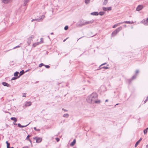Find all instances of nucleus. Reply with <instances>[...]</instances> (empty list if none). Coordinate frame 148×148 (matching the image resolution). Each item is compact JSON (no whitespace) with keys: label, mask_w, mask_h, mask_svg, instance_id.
I'll use <instances>...</instances> for the list:
<instances>
[{"label":"nucleus","mask_w":148,"mask_h":148,"mask_svg":"<svg viewBox=\"0 0 148 148\" xmlns=\"http://www.w3.org/2000/svg\"><path fill=\"white\" fill-rule=\"evenodd\" d=\"M3 3L5 4H7L10 3L12 0H1Z\"/></svg>","instance_id":"9"},{"label":"nucleus","mask_w":148,"mask_h":148,"mask_svg":"<svg viewBox=\"0 0 148 148\" xmlns=\"http://www.w3.org/2000/svg\"><path fill=\"white\" fill-rule=\"evenodd\" d=\"M39 43V42H37L36 43H34L33 44V46L34 47H36L37 45H38Z\"/></svg>","instance_id":"29"},{"label":"nucleus","mask_w":148,"mask_h":148,"mask_svg":"<svg viewBox=\"0 0 148 148\" xmlns=\"http://www.w3.org/2000/svg\"><path fill=\"white\" fill-rule=\"evenodd\" d=\"M29 0H24V5H25L28 2Z\"/></svg>","instance_id":"25"},{"label":"nucleus","mask_w":148,"mask_h":148,"mask_svg":"<svg viewBox=\"0 0 148 148\" xmlns=\"http://www.w3.org/2000/svg\"><path fill=\"white\" fill-rule=\"evenodd\" d=\"M119 103H117V104H116L115 105V106L116 105H119Z\"/></svg>","instance_id":"59"},{"label":"nucleus","mask_w":148,"mask_h":148,"mask_svg":"<svg viewBox=\"0 0 148 148\" xmlns=\"http://www.w3.org/2000/svg\"><path fill=\"white\" fill-rule=\"evenodd\" d=\"M44 66L46 68L48 69L50 68V66L48 65H45Z\"/></svg>","instance_id":"38"},{"label":"nucleus","mask_w":148,"mask_h":148,"mask_svg":"<svg viewBox=\"0 0 148 148\" xmlns=\"http://www.w3.org/2000/svg\"><path fill=\"white\" fill-rule=\"evenodd\" d=\"M34 139L36 140V142L37 143H40L42 140V139L41 138L35 137L34 138Z\"/></svg>","instance_id":"4"},{"label":"nucleus","mask_w":148,"mask_h":148,"mask_svg":"<svg viewBox=\"0 0 148 148\" xmlns=\"http://www.w3.org/2000/svg\"><path fill=\"white\" fill-rule=\"evenodd\" d=\"M18 74H19V73L18 72H17V71H16V72L14 74V75L15 76V77H18Z\"/></svg>","instance_id":"22"},{"label":"nucleus","mask_w":148,"mask_h":148,"mask_svg":"<svg viewBox=\"0 0 148 148\" xmlns=\"http://www.w3.org/2000/svg\"><path fill=\"white\" fill-rule=\"evenodd\" d=\"M50 34L51 35H53V32H51V33Z\"/></svg>","instance_id":"55"},{"label":"nucleus","mask_w":148,"mask_h":148,"mask_svg":"<svg viewBox=\"0 0 148 148\" xmlns=\"http://www.w3.org/2000/svg\"><path fill=\"white\" fill-rule=\"evenodd\" d=\"M9 148H14V147H9Z\"/></svg>","instance_id":"61"},{"label":"nucleus","mask_w":148,"mask_h":148,"mask_svg":"<svg viewBox=\"0 0 148 148\" xmlns=\"http://www.w3.org/2000/svg\"><path fill=\"white\" fill-rule=\"evenodd\" d=\"M146 147L147 148L148 147V144L146 145Z\"/></svg>","instance_id":"60"},{"label":"nucleus","mask_w":148,"mask_h":148,"mask_svg":"<svg viewBox=\"0 0 148 148\" xmlns=\"http://www.w3.org/2000/svg\"><path fill=\"white\" fill-rule=\"evenodd\" d=\"M99 14L100 15L102 16L104 14L105 12H99Z\"/></svg>","instance_id":"27"},{"label":"nucleus","mask_w":148,"mask_h":148,"mask_svg":"<svg viewBox=\"0 0 148 148\" xmlns=\"http://www.w3.org/2000/svg\"><path fill=\"white\" fill-rule=\"evenodd\" d=\"M123 23H127L129 24H132L134 23V22L133 21H123Z\"/></svg>","instance_id":"16"},{"label":"nucleus","mask_w":148,"mask_h":148,"mask_svg":"<svg viewBox=\"0 0 148 148\" xmlns=\"http://www.w3.org/2000/svg\"><path fill=\"white\" fill-rule=\"evenodd\" d=\"M68 28L69 27L68 26H66L64 27V29L65 30H66L68 29Z\"/></svg>","instance_id":"35"},{"label":"nucleus","mask_w":148,"mask_h":148,"mask_svg":"<svg viewBox=\"0 0 148 148\" xmlns=\"http://www.w3.org/2000/svg\"><path fill=\"white\" fill-rule=\"evenodd\" d=\"M34 35H32L30 37H29V38H32V39L34 38Z\"/></svg>","instance_id":"44"},{"label":"nucleus","mask_w":148,"mask_h":148,"mask_svg":"<svg viewBox=\"0 0 148 148\" xmlns=\"http://www.w3.org/2000/svg\"><path fill=\"white\" fill-rule=\"evenodd\" d=\"M142 140V138H140L138 141H139V142H140V141Z\"/></svg>","instance_id":"52"},{"label":"nucleus","mask_w":148,"mask_h":148,"mask_svg":"<svg viewBox=\"0 0 148 148\" xmlns=\"http://www.w3.org/2000/svg\"><path fill=\"white\" fill-rule=\"evenodd\" d=\"M108 99H106L105 100V102H108Z\"/></svg>","instance_id":"58"},{"label":"nucleus","mask_w":148,"mask_h":148,"mask_svg":"<svg viewBox=\"0 0 148 148\" xmlns=\"http://www.w3.org/2000/svg\"><path fill=\"white\" fill-rule=\"evenodd\" d=\"M44 65H45V64H44L43 63H40V64H39V67H42V66H44Z\"/></svg>","instance_id":"34"},{"label":"nucleus","mask_w":148,"mask_h":148,"mask_svg":"<svg viewBox=\"0 0 148 148\" xmlns=\"http://www.w3.org/2000/svg\"><path fill=\"white\" fill-rule=\"evenodd\" d=\"M139 72V71L138 70H136V72H135V74H137V73H138Z\"/></svg>","instance_id":"45"},{"label":"nucleus","mask_w":148,"mask_h":148,"mask_svg":"<svg viewBox=\"0 0 148 148\" xmlns=\"http://www.w3.org/2000/svg\"><path fill=\"white\" fill-rule=\"evenodd\" d=\"M35 19H32V22H33L34 21H35Z\"/></svg>","instance_id":"50"},{"label":"nucleus","mask_w":148,"mask_h":148,"mask_svg":"<svg viewBox=\"0 0 148 148\" xmlns=\"http://www.w3.org/2000/svg\"><path fill=\"white\" fill-rule=\"evenodd\" d=\"M66 39H67V38H66V39H65L64 40H63V42H65V41H66Z\"/></svg>","instance_id":"57"},{"label":"nucleus","mask_w":148,"mask_h":148,"mask_svg":"<svg viewBox=\"0 0 148 148\" xmlns=\"http://www.w3.org/2000/svg\"><path fill=\"white\" fill-rule=\"evenodd\" d=\"M23 148H29L28 147V146H26L25 147H23Z\"/></svg>","instance_id":"53"},{"label":"nucleus","mask_w":148,"mask_h":148,"mask_svg":"<svg viewBox=\"0 0 148 148\" xmlns=\"http://www.w3.org/2000/svg\"><path fill=\"white\" fill-rule=\"evenodd\" d=\"M10 119H11V120L14 121V122H13V124L14 125H17V124L15 123L17 121V119L16 118L14 117H12L10 118Z\"/></svg>","instance_id":"7"},{"label":"nucleus","mask_w":148,"mask_h":148,"mask_svg":"<svg viewBox=\"0 0 148 148\" xmlns=\"http://www.w3.org/2000/svg\"><path fill=\"white\" fill-rule=\"evenodd\" d=\"M141 23H143L144 25H148V18L146 19H143Z\"/></svg>","instance_id":"3"},{"label":"nucleus","mask_w":148,"mask_h":148,"mask_svg":"<svg viewBox=\"0 0 148 148\" xmlns=\"http://www.w3.org/2000/svg\"><path fill=\"white\" fill-rule=\"evenodd\" d=\"M139 141H138L136 143L135 145V147H137V145L139 144V143H140Z\"/></svg>","instance_id":"32"},{"label":"nucleus","mask_w":148,"mask_h":148,"mask_svg":"<svg viewBox=\"0 0 148 148\" xmlns=\"http://www.w3.org/2000/svg\"><path fill=\"white\" fill-rule=\"evenodd\" d=\"M108 0H104L103 2V5H106L108 3Z\"/></svg>","instance_id":"28"},{"label":"nucleus","mask_w":148,"mask_h":148,"mask_svg":"<svg viewBox=\"0 0 148 148\" xmlns=\"http://www.w3.org/2000/svg\"><path fill=\"white\" fill-rule=\"evenodd\" d=\"M25 73L24 71L23 70H22L21 71H20L19 73V75L18 76L19 77H20L24 74Z\"/></svg>","instance_id":"18"},{"label":"nucleus","mask_w":148,"mask_h":148,"mask_svg":"<svg viewBox=\"0 0 148 148\" xmlns=\"http://www.w3.org/2000/svg\"><path fill=\"white\" fill-rule=\"evenodd\" d=\"M32 103V102L30 101L26 102L25 104V106L26 107L29 106L31 105Z\"/></svg>","instance_id":"13"},{"label":"nucleus","mask_w":148,"mask_h":148,"mask_svg":"<svg viewBox=\"0 0 148 148\" xmlns=\"http://www.w3.org/2000/svg\"><path fill=\"white\" fill-rule=\"evenodd\" d=\"M108 68L106 66H103V67H100V68H99V69H108Z\"/></svg>","instance_id":"20"},{"label":"nucleus","mask_w":148,"mask_h":148,"mask_svg":"<svg viewBox=\"0 0 148 148\" xmlns=\"http://www.w3.org/2000/svg\"><path fill=\"white\" fill-rule=\"evenodd\" d=\"M98 98L97 93L93 92L88 96L86 99V101L89 103H99L101 101L100 100H97Z\"/></svg>","instance_id":"1"},{"label":"nucleus","mask_w":148,"mask_h":148,"mask_svg":"<svg viewBox=\"0 0 148 148\" xmlns=\"http://www.w3.org/2000/svg\"><path fill=\"white\" fill-rule=\"evenodd\" d=\"M32 38H28L27 41V43L28 45H29L31 43L32 41Z\"/></svg>","instance_id":"14"},{"label":"nucleus","mask_w":148,"mask_h":148,"mask_svg":"<svg viewBox=\"0 0 148 148\" xmlns=\"http://www.w3.org/2000/svg\"><path fill=\"white\" fill-rule=\"evenodd\" d=\"M115 25H116V26L117 27V26H118L119 25V24L117 23L116 24H115Z\"/></svg>","instance_id":"54"},{"label":"nucleus","mask_w":148,"mask_h":148,"mask_svg":"<svg viewBox=\"0 0 148 148\" xmlns=\"http://www.w3.org/2000/svg\"><path fill=\"white\" fill-rule=\"evenodd\" d=\"M123 22H122L121 23H118V24H119V25L121 24H122L123 23H123Z\"/></svg>","instance_id":"46"},{"label":"nucleus","mask_w":148,"mask_h":148,"mask_svg":"<svg viewBox=\"0 0 148 148\" xmlns=\"http://www.w3.org/2000/svg\"><path fill=\"white\" fill-rule=\"evenodd\" d=\"M34 129L36 131H39L40 130V129H36V127H34Z\"/></svg>","instance_id":"37"},{"label":"nucleus","mask_w":148,"mask_h":148,"mask_svg":"<svg viewBox=\"0 0 148 148\" xmlns=\"http://www.w3.org/2000/svg\"><path fill=\"white\" fill-rule=\"evenodd\" d=\"M2 84L4 86H7L8 87H10L11 86V85L10 84H8L6 82H3Z\"/></svg>","instance_id":"11"},{"label":"nucleus","mask_w":148,"mask_h":148,"mask_svg":"<svg viewBox=\"0 0 148 148\" xmlns=\"http://www.w3.org/2000/svg\"><path fill=\"white\" fill-rule=\"evenodd\" d=\"M106 64V63H104L102 64H101V65H100L99 67V68H100V67H101L103 65L105 64Z\"/></svg>","instance_id":"40"},{"label":"nucleus","mask_w":148,"mask_h":148,"mask_svg":"<svg viewBox=\"0 0 148 148\" xmlns=\"http://www.w3.org/2000/svg\"><path fill=\"white\" fill-rule=\"evenodd\" d=\"M103 10L104 11H110L112 10V8L110 7L107 8L103 7Z\"/></svg>","instance_id":"6"},{"label":"nucleus","mask_w":148,"mask_h":148,"mask_svg":"<svg viewBox=\"0 0 148 148\" xmlns=\"http://www.w3.org/2000/svg\"><path fill=\"white\" fill-rule=\"evenodd\" d=\"M90 1V0H85V3L86 4H88L89 3Z\"/></svg>","instance_id":"26"},{"label":"nucleus","mask_w":148,"mask_h":148,"mask_svg":"<svg viewBox=\"0 0 148 148\" xmlns=\"http://www.w3.org/2000/svg\"><path fill=\"white\" fill-rule=\"evenodd\" d=\"M148 100V96L146 98V99H145V100L144 101V103H146L147 101Z\"/></svg>","instance_id":"39"},{"label":"nucleus","mask_w":148,"mask_h":148,"mask_svg":"<svg viewBox=\"0 0 148 148\" xmlns=\"http://www.w3.org/2000/svg\"><path fill=\"white\" fill-rule=\"evenodd\" d=\"M116 25H114L113 27H112V28H114L115 27H116Z\"/></svg>","instance_id":"48"},{"label":"nucleus","mask_w":148,"mask_h":148,"mask_svg":"<svg viewBox=\"0 0 148 148\" xmlns=\"http://www.w3.org/2000/svg\"><path fill=\"white\" fill-rule=\"evenodd\" d=\"M148 129V128H147L145 129L144 130V133L145 134L147 133V130Z\"/></svg>","instance_id":"24"},{"label":"nucleus","mask_w":148,"mask_h":148,"mask_svg":"<svg viewBox=\"0 0 148 148\" xmlns=\"http://www.w3.org/2000/svg\"><path fill=\"white\" fill-rule=\"evenodd\" d=\"M29 124V123L27 125H21V124L20 123H18V127H21H21H24L27 126V125H28Z\"/></svg>","instance_id":"15"},{"label":"nucleus","mask_w":148,"mask_h":148,"mask_svg":"<svg viewBox=\"0 0 148 148\" xmlns=\"http://www.w3.org/2000/svg\"><path fill=\"white\" fill-rule=\"evenodd\" d=\"M124 26L125 27H126V25H125Z\"/></svg>","instance_id":"62"},{"label":"nucleus","mask_w":148,"mask_h":148,"mask_svg":"<svg viewBox=\"0 0 148 148\" xmlns=\"http://www.w3.org/2000/svg\"><path fill=\"white\" fill-rule=\"evenodd\" d=\"M143 8L142 5H138L136 8V10L137 11H139L141 10Z\"/></svg>","instance_id":"8"},{"label":"nucleus","mask_w":148,"mask_h":148,"mask_svg":"<svg viewBox=\"0 0 148 148\" xmlns=\"http://www.w3.org/2000/svg\"><path fill=\"white\" fill-rule=\"evenodd\" d=\"M48 38H49V39H50V37H49V36H48Z\"/></svg>","instance_id":"63"},{"label":"nucleus","mask_w":148,"mask_h":148,"mask_svg":"<svg viewBox=\"0 0 148 148\" xmlns=\"http://www.w3.org/2000/svg\"><path fill=\"white\" fill-rule=\"evenodd\" d=\"M45 17V16L42 15L41 16L39 17V18L35 19V21H36L38 22L41 21L42 19H43Z\"/></svg>","instance_id":"5"},{"label":"nucleus","mask_w":148,"mask_h":148,"mask_svg":"<svg viewBox=\"0 0 148 148\" xmlns=\"http://www.w3.org/2000/svg\"><path fill=\"white\" fill-rule=\"evenodd\" d=\"M26 94V93H25L24 94V95L23 96V97H26V96L25 95V94Z\"/></svg>","instance_id":"47"},{"label":"nucleus","mask_w":148,"mask_h":148,"mask_svg":"<svg viewBox=\"0 0 148 148\" xmlns=\"http://www.w3.org/2000/svg\"><path fill=\"white\" fill-rule=\"evenodd\" d=\"M6 143L7 144V148H9V147L10 146V143H8V141H6Z\"/></svg>","instance_id":"30"},{"label":"nucleus","mask_w":148,"mask_h":148,"mask_svg":"<svg viewBox=\"0 0 148 148\" xmlns=\"http://www.w3.org/2000/svg\"><path fill=\"white\" fill-rule=\"evenodd\" d=\"M40 42L41 43H42L43 42V39L42 38H40Z\"/></svg>","instance_id":"41"},{"label":"nucleus","mask_w":148,"mask_h":148,"mask_svg":"<svg viewBox=\"0 0 148 148\" xmlns=\"http://www.w3.org/2000/svg\"><path fill=\"white\" fill-rule=\"evenodd\" d=\"M122 29V28L121 27H119L118 28H117L115 30L114 32H112L111 34V36L112 37L115 36L116 34L119 32Z\"/></svg>","instance_id":"2"},{"label":"nucleus","mask_w":148,"mask_h":148,"mask_svg":"<svg viewBox=\"0 0 148 148\" xmlns=\"http://www.w3.org/2000/svg\"><path fill=\"white\" fill-rule=\"evenodd\" d=\"M142 140V138H140L138 141H139V142H140V141Z\"/></svg>","instance_id":"51"},{"label":"nucleus","mask_w":148,"mask_h":148,"mask_svg":"<svg viewBox=\"0 0 148 148\" xmlns=\"http://www.w3.org/2000/svg\"><path fill=\"white\" fill-rule=\"evenodd\" d=\"M76 140L75 139L73 140V141L71 143L70 145L71 146H73L75 143Z\"/></svg>","instance_id":"19"},{"label":"nucleus","mask_w":148,"mask_h":148,"mask_svg":"<svg viewBox=\"0 0 148 148\" xmlns=\"http://www.w3.org/2000/svg\"><path fill=\"white\" fill-rule=\"evenodd\" d=\"M69 114H64L63 116L64 118H68L69 117Z\"/></svg>","instance_id":"21"},{"label":"nucleus","mask_w":148,"mask_h":148,"mask_svg":"<svg viewBox=\"0 0 148 148\" xmlns=\"http://www.w3.org/2000/svg\"><path fill=\"white\" fill-rule=\"evenodd\" d=\"M62 110L64 111V112H68V110L66 109H65L64 108H62Z\"/></svg>","instance_id":"42"},{"label":"nucleus","mask_w":148,"mask_h":148,"mask_svg":"<svg viewBox=\"0 0 148 148\" xmlns=\"http://www.w3.org/2000/svg\"><path fill=\"white\" fill-rule=\"evenodd\" d=\"M56 141H57V142H58V141H59V140H60V139H59V138H56Z\"/></svg>","instance_id":"43"},{"label":"nucleus","mask_w":148,"mask_h":148,"mask_svg":"<svg viewBox=\"0 0 148 148\" xmlns=\"http://www.w3.org/2000/svg\"><path fill=\"white\" fill-rule=\"evenodd\" d=\"M28 141H29L30 142L31 145H32V142L31 140L30 139L28 140Z\"/></svg>","instance_id":"49"},{"label":"nucleus","mask_w":148,"mask_h":148,"mask_svg":"<svg viewBox=\"0 0 148 148\" xmlns=\"http://www.w3.org/2000/svg\"><path fill=\"white\" fill-rule=\"evenodd\" d=\"M93 22V20H92L90 21H86L84 22V23L83 25H87L88 24H90L92 23Z\"/></svg>","instance_id":"10"},{"label":"nucleus","mask_w":148,"mask_h":148,"mask_svg":"<svg viewBox=\"0 0 148 148\" xmlns=\"http://www.w3.org/2000/svg\"><path fill=\"white\" fill-rule=\"evenodd\" d=\"M19 78V77H13L12 79H11V80H15V79H17V78Z\"/></svg>","instance_id":"33"},{"label":"nucleus","mask_w":148,"mask_h":148,"mask_svg":"<svg viewBox=\"0 0 148 148\" xmlns=\"http://www.w3.org/2000/svg\"><path fill=\"white\" fill-rule=\"evenodd\" d=\"M83 37H81V38H79V39L77 40V41H78V40H79V39H80V38H82Z\"/></svg>","instance_id":"56"},{"label":"nucleus","mask_w":148,"mask_h":148,"mask_svg":"<svg viewBox=\"0 0 148 148\" xmlns=\"http://www.w3.org/2000/svg\"><path fill=\"white\" fill-rule=\"evenodd\" d=\"M21 43L20 44V45H18V46H16V47H14L13 48V49H16V48L20 47V45H21Z\"/></svg>","instance_id":"31"},{"label":"nucleus","mask_w":148,"mask_h":148,"mask_svg":"<svg viewBox=\"0 0 148 148\" xmlns=\"http://www.w3.org/2000/svg\"><path fill=\"white\" fill-rule=\"evenodd\" d=\"M91 14L93 15L97 16L99 14V13L97 12H92L91 13Z\"/></svg>","instance_id":"17"},{"label":"nucleus","mask_w":148,"mask_h":148,"mask_svg":"<svg viewBox=\"0 0 148 148\" xmlns=\"http://www.w3.org/2000/svg\"><path fill=\"white\" fill-rule=\"evenodd\" d=\"M30 135H28V136H27V137L26 138V139L27 140H28L29 139H30L29 138V137H30Z\"/></svg>","instance_id":"36"},{"label":"nucleus","mask_w":148,"mask_h":148,"mask_svg":"<svg viewBox=\"0 0 148 148\" xmlns=\"http://www.w3.org/2000/svg\"><path fill=\"white\" fill-rule=\"evenodd\" d=\"M84 23V22H81L79 24V26H82L83 25H83Z\"/></svg>","instance_id":"23"},{"label":"nucleus","mask_w":148,"mask_h":148,"mask_svg":"<svg viewBox=\"0 0 148 148\" xmlns=\"http://www.w3.org/2000/svg\"><path fill=\"white\" fill-rule=\"evenodd\" d=\"M136 77V75H134L132 77L131 79L129 80V83L130 84L131 82V81L133 79H135Z\"/></svg>","instance_id":"12"}]
</instances>
